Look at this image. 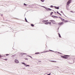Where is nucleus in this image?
<instances>
[{
	"instance_id": "obj_1",
	"label": "nucleus",
	"mask_w": 75,
	"mask_h": 75,
	"mask_svg": "<svg viewBox=\"0 0 75 75\" xmlns=\"http://www.w3.org/2000/svg\"><path fill=\"white\" fill-rule=\"evenodd\" d=\"M47 21H43L42 22L43 23H45V24H49L50 25H51V22H47Z\"/></svg>"
},
{
	"instance_id": "obj_2",
	"label": "nucleus",
	"mask_w": 75,
	"mask_h": 75,
	"mask_svg": "<svg viewBox=\"0 0 75 75\" xmlns=\"http://www.w3.org/2000/svg\"><path fill=\"white\" fill-rule=\"evenodd\" d=\"M64 56H61V57L63 58H64L65 59H67V58H68V57H69V56L68 55H65Z\"/></svg>"
},
{
	"instance_id": "obj_3",
	"label": "nucleus",
	"mask_w": 75,
	"mask_h": 75,
	"mask_svg": "<svg viewBox=\"0 0 75 75\" xmlns=\"http://www.w3.org/2000/svg\"><path fill=\"white\" fill-rule=\"evenodd\" d=\"M42 7H43L44 8H45V9H46L47 10H49L50 11H51V10H52V9L50 8H47V7H45L44 6H42Z\"/></svg>"
},
{
	"instance_id": "obj_4",
	"label": "nucleus",
	"mask_w": 75,
	"mask_h": 75,
	"mask_svg": "<svg viewBox=\"0 0 75 75\" xmlns=\"http://www.w3.org/2000/svg\"><path fill=\"white\" fill-rule=\"evenodd\" d=\"M49 21L52 22V23L53 24H55L56 23L55 22V21H54V20H51L50 21Z\"/></svg>"
},
{
	"instance_id": "obj_5",
	"label": "nucleus",
	"mask_w": 75,
	"mask_h": 75,
	"mask_svg": "<svg viewBox=\"0 0 75 75\" xmlns=\"http://www.w3.org/2000/svg\"><path fill=\"white\" fill-rule=\"evenodd\" d=\"M14 62H15V63H17V64L19 63V62H18V61L17 59H15L14 60Z\"/></svg>"
},
{
	"instance_id": "obj_6",
	"label": "nucleus",
	"mask_w": 75,
	"mask_h": 75,
	"mask_svg": "<svg viewBox=\"0 0 75 75\" xmlns=\"http://www.w3.org/2000/svg\"><path fill=\"white\" fill-rule=\"evenodd\" d=\"M62 24H64V22H60L59 23V25H62Z\"/></svg>"
},
{
	"instance_id": "obj_7",
	"label": "nucleus",
	"mask_w": 75,
	"mask_h": 75,
	"mask_svg": "<svg viewBox=\"0 0 75 75\" xmlns=\"http://www.w3.org/2000/svg\"><path fill=\"white\" fill-rule=\"evenodd\" d=\"M52 17H53V18H58V17L53 16H52Z\"/></svg>"
},
{
	"instance_id": "obj_8",
	"label": "nucleus",
	"mask_w": 75,
	"mask_h": 75,
	"mask_svg": "<svg viewBox=\"0 0 75 75\" xmlns=\"http://www.w3.org/2000/svg\"><path fill=\"white\" fill-rule=\"evenodd\" d=\"M54 8H55L56 9H59V7H56V6H54Z\"/></svg>"
},
{
	"instance_id": "obj_9",
	"label": "nucleus",
	"mask_w": 75,
	"mask_h": 75,
	"mask_svg": "<svg viewBox=\"0 0 75 75\" xmlns=\"http://www.w3.org/2000/svg\"><path fill=\"white\" fill-rule=\"evenodd\" d=\"M68 2L70 4L71 3V0H69Z\"/></svg>"
},
{
	"instance_id": "obj_10",
	"label": "nucleus",
	"mask_w": 75,
	"mask_h": 75,
	"mask_svg": "<svg viewBox=\"0 0 75 75\" xmlns=\"http://www.w3.org/2000/svg\"><path fill=\"white\" fill-rule=\"evenodd\" d=\"M64 23H68V21H66L64 20Z\"/></svg>"
},
{
	"instance_id": "obj_11",
	"label": "nucleus",
	"mask_w": 75,
	"mask_h": 75,
	"mask_svg": "<svg viewBox=\"0 0 75 75\" xmlns=\"http://www.w3.org/2000/svg\"><path fill=\"white\" fill-rule=\"evenodd\" d=\"M58 34L59 35V37H60V38H61V35H60V34L59 33H58Z\"/></svg>"
},
{
	"instance_id": "obj_12",
	"label": "nucleus",
	"mask_w": 75,
	"mask_h": 75,
	"mask_svg": "<svg viewBox=\"0 0 75 75\" xmlns=\"http://www.w3.org/2000/svg\"><path fill=\"white\" fill-rule=\"evenodd\" d=\"M51 62H57L56 61H51Z\"/></svg>"
},
{
	"instance_id": "obj_13",
	"label": "nucleus",
	"mask_w": 75,
	"mask_h": 75,
	"mask_svg": "<svg viewBox=\"0 0 75 75\" xmlns=\"http://www.w3.org/2000/svg\"><path fill=\"white\" fill-rule=\"evenodd\" d=\"M62 21H64L65 20V19H62H62H61Z\"/></svg>"
},
{
	"instance_id": "obj_14",
	"label": "nucleus",
	"mask_w": 75,
	"mask_h": 75,
	"mask_svg": "<svg viewBox=\"0 0 75 75\" xmlns=\"http://www.w3.org/2000/svg\"><path fill=\"white\" fill-rule=\"evenodd\" d=\"M69 4H70L69 3H68V2H67V6H68V5H69Z\"/></svg>"
},
{
	"instance_id": "obj_15",
	"label": "nucleus",
	"mask_w": 75,
	"mask_h": 75,
	"mask_svg": "<svg viewBox=\"0 0 75 75\" xmlns=\"http://www.w3.org/2000/svg\"><path fill=\"white\" fill-rule=\"evenodd\" d=\"M57 13L58 14H59V15H60V16H61V14H60L59 13H58V12L57 11Z\"/></svg>"
},
{
	"instance_id": "obj_16",
	"label": "nucleus",
	"mask_w": 75,
	"mask_h": 75,
	"mask_svg": "<svg viewBox=\"0 0 75 75\" xmlns=\"http://www.w3.org/2000/svg\"><path fill=\"white\" fill-rule=\"evenodd\" d=\"M25 20L26 21V22H28V21H27V19H26V18H25Z\"/></svg>"
},
{
	"instance_id": "obj_17",
	"label": "nucleus",
	"mask_w": 75,
	"mask_h": 75,
	"mask_svg": "<svg viewBox=\"0 0 75 75\" xmlns=\"http://www.w3.org/2000/svg\"><path fill=\"white\" fill-rule=\"evenodd\" d=\"M31 26L32 27H34V25L33 24H31Z\"/></svg>"
},
{
	"instance_id": "obj_18",
	"label": "nucleus",
	"mask_w": 75,
	"mask_h": 75,
	"mask_svg": "<svg viewBox=\"0 0 75 75\" xmlns=\"http://www.w3.org/2000/svg\"><path fill=\"white\" fill-rule=\"evenodd\" d=\"M21 55H25V53H21Z\"/></svg>"
},
{
	"instance_id": "obj_19",
	"label": "nucleus",
	"mask_w": 75,
	"mask_h": 75,
	"mask_svg": "<svg viewBox=\"0 0 75 75\" xmlns=\"http://www.w3.org/2000/svg\"><path fill=\"white\" fill-rule=\"evenodd\" d=\"M45 0H40L41 1H42V2H44V1Z\"/></svg>"
},
{
	"instance_id": "obj_20",
	"label": "nucleus",
	"mask_w": 75,
	"mask_h": 75,
	"mask_svg": "<svg viewBox=\"0 0 75 75\" xmlns=\"http://www.w3.org/2000/svg\"><path fill=\"white\" fill-rule=\"evenodd\" d=\"M50 7L51 8H53V7H54V6L52 5H51L50 6Z\"/></svg>"
},
{
	"instance_id": "obj_21",
	"label": "nucleus",
	"mask_w": 75,
	"mask_h": 75,
	"mask_svg": "<svg viewBox=\"0 0 75 75\" xmlns=\"http://www.w3.org/2000/svg\"><path fill=\"white\" fill-rule=\"evenodd\" d=\"M53 12H51V13H50V16H51V15H52V14H53Z\"/></svg>"
},
{
	"instance_id": "obj_22",
	"label": "nucleus",
	"mask_w": 75,
	"mask_h": 75,
	"mask_svg": "<svg viewBox=\"0 0 75 75\" xmlns=\"http://www.w3.org/2000/svg\"><path fill=\"white\" fill-rule=\"evenodd\" d=\"M40 54L39 52H37V53H35V54Z\"/></svg>"
},
{
	"instance_id": "obj_23",
	"label": "nucleus",
	"mask_w": 75,
	"mask_h": 75,
	"mask_svg": "<svg viewBox=\"0 0 75 75\" xmlns=\"http://www.w3.org/2000/svg\"><path fill=\"white\" fill-rule=\"evenodd\" d=\"M22 64H24V65H26V64H25V63L23 62H22Z\"/></svg>"
},
{
	"instance_id": "obj_24",
	"label": "nucleus",
	"mask_w": 75,
	"mask_h": 75,
	"mask_svg": "<svg viewBox=\"0 0 75 75\" xmlns=\"http://www.w3.org/2000/svg\"><path fill=\"white\" fill-rule=\"evenodd\" d=\"M24 6H27V4H25L24 3Z\"/></svg>"
},
{
	"instance_id": "obj_25",
	"label": "nucleus",
	"mask_w": 75,
	"mask_h": 75,
	"mask_svg": "<svg viewBox=\"0 0 75 75\" xmlns=\"http://www.w3.org/2000/svg\"><path fill=\"white\" fill-rule=\"evenodd\" d=\"M4 60H5V61H7V59H4Z\"/></svg>"
},
{
	"instance_id": "obj_26",
	"label": "nucleus",
	"mask_w": 75,
	"mask_h": 75,
	"mask_svg": "<svg viewBox=\"0 0 75 75\" xmlns=\"http://www.w3.org/2000/svg\"><path fill=\"white\" fill-rule=\"evenodd\" d=\"M3 56H1L0 55V58H1V57H2Z\"/></svg>"
},
{
	"instance_id": "obj_27",
	"label": "nucleus",
	"mask_w": 75,
	"mask_h": 75,
	"mask_svg": "<svg viewBox=\"0 0 75 75\" xmlns=\"http://www.w3.org/2000/svg\"><path fill=\"white\" fill-rule=\"evenodd\" d=\"M26 67H30V65H26Z\"/></svg>"
},
{
	"instance_id": "obj_28",
	"label": "nucleus",
	"mask_w": 75,
	"mask_h": 75,
	"mask_svg": "<svg viewBox=\"0 0 75 75\" xmlns=\"http://www.w3.org/2000/svg\"><path fill=\"white\" fill-rule=\"evenodd\" d=\"M6 55V56H8V55H9V54H7Z\"/></svg>"
},
{
	"instance_id": "obj_29",
	"label": "nucleus",
	"mask_w": 75,
	"mask_h": 75,
	"mask_svg": "<svg viewBox=\"0 0 75 75\" xmlns=\"http://www.w3.org/2000/svg\"><path fill=\"white\" fill-rule=\"evenodd\" d=\"M25 59H26V60H28V59H27V58H25Z\"/></svg>"
},
{
	"instance_id": "obj_30",
	"label": "nucleus",
	"mask_w": 75,
	"mask_h": 75,
	"mask_svg": "<svg viewBox=\"0 0 75 75\" xmlns=\"http://www.w3.org/2000/svg\"><path fill=\"white\" fill-rule=\"evenodd\" d=\"M51 75V73L48 74H47V75Z\"/></svg>"
},
{
	"instance_id": "obj_31",
	"label": "nucleus",
	"mask_w": 75,
	"mask_h": 75,
	"mask_svg": "<svg viewBox=\"0 0 75 75\" xmlns=\"http://www.w3.org/2000/svg\"><path fill=\"white\" fill-rule=\"evenodd\" d=\"M59 18H61V19H62V18L61 17H59Z\"/></svg>"
},
{
	"instance_id": "obj_32",
	"label": "nucleus",
	"mask_w": 75,
	"mask_h": 75,
	"mask_svg": "<svg viewBox=\"0 0 75 75\" xmlns=\"http://www.w3.org/2000/svg\"><path fill=\"white\" fill-rule=\"evenodd\" d=\"M49 51H52L51 50H49Z\"/></svg>"
},
{
	"instance_id": "obj_33",
	"label": "nucleus",
	"mask_w": 75,
	"mask_h": 75,
	"mask_svg": "<svg viewBox=\"0 0 75 75\" xmlns=\"http://www.w3.org/2000/svg\"><path fill=\"white\" fill-rule=\"evenodd\" d=\"M54 13H55V14H56V12H54Z\"/></svg>"
},
{
	"instance_id": "obj_34",
	"label": "nucleus",
	"mask_w": 75,
	"mask_h": 75,
	"mask_svg": "<svg viewBox=\"0 0 75 75\" xmlns=\"http://www.w3.org/2000/svg\"><path fill=\"white\" fill-rule=\"evenodd\" d=\"M72 13H73V12L72 11H71Z\"/></svg>"
},
{
	"instance_id": "obj_35",
	"label": "nucleus",
	"mask_w": 75,
	"mask_h": 75,
	"mask_svg": "<svg viewBox=\"0 0 75 75\" xmlns=\"http://www.w3.org/2000/svg\"><path fill=\"white\" fill-rule=\"evenodd\" d=\"M49 51H47L46 52H48Z\"/></svg>"
},
{
	"instance_id": "obj_36",
	"label": "nucleus",
	"mask_w": 75,
	"mask_h": 75,
	"mask_svg": "<svg viewBox=\"0 0 75 75\" xmlns=\"http://www.w3.org/2000/svg\"><path fill=\"white\" fill-rule=\"evenodd\" d=\"M29 57H30V58H31V57L30 56H29Z\"/></svg>"
},
{
	"instance_id": "obj_37",
	"label": "nucleus",
	"mask_w": 75,
	"mask_h": 75,
	"mask_svg": "<svg viewBox=\"0 0 75 75\" xmlns=\"http://www.w3.org/2000/svg\"><path fill=\"white\" fill-rule=\"evenodd\" d=\"M61 12L62 13V11H61Z\"/></svg>"
},
{
	"instance_id": "obj_38",
	"label": "nucleus",
	"mask_w": 75,
	"mask_h": 75,
	"mask_svg": "<svg viewBox=\"0 0 75 75\" xmlns=\"http://www.w3.org/2000/svg\"><path fill=\"white\" fill-rule=\"evenodd\" d=\"M57 67V68H58V67Z\"/></svg>"
}]
</instances>
